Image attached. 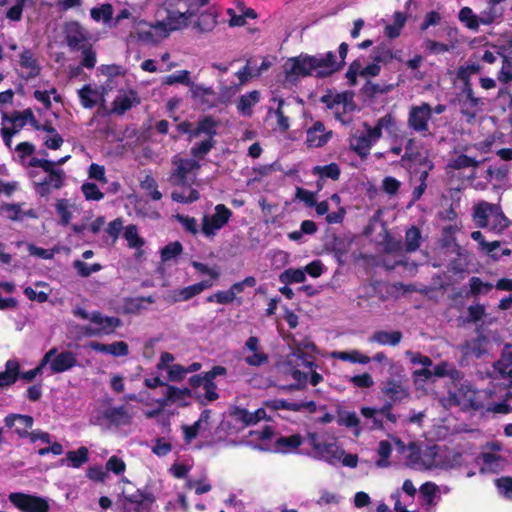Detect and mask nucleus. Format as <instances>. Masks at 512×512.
Returning a JSON list of instances; mask_svg holds the SVG:
<instances>
[{
  "instance_id": "f257e3e1",
  "label": "nucleus",
  "mask_w": 512,
  "mask_h": 512,
  "mask_svg": "<svg viewBox=\"0 0 512 512\" xmlns=\"http://www.w3.org/2000/svg\"><path fill=\"white\" fill-rule=\"evenodd\" d=\"M166 16L157 21L156 28L169 33L187 26L188 19L194 15L196 9L185 0H166Z\"/></svg>"
},
{
  "instance_id": "f03ea898",
  "label": "nucleus",
  "mask_w": 512,
  "mask_h": 512,
  "mask_svg": "<svg viewBox=\"0 0 512 512\" xmlns=\"http://www.w3.org/2000/svg\"><path fill=\"white\" fill-rule=\"evenodd\" d=\"M473 220L477 227L489 228L491 231L500 232L509 226V220L500 205L486 201H481L474 207Z\"/></svg>"
},
{
  "instance_id": "7ed1b4c3",
  "label": "nucleus",
  "mask_w": 512,
  "mask_h": 512,
  "mask_svg": "<svg viewBox=\"0 0 512 512\" xmlns=\"http://www.w3.org/2000/svg\"><path fill=\"white\" fill-rule=\"evenodd\" d=\"M30 167H39L47 176L40 182L36 183V190L41 196H47L52 189H60L65 182V172L60 168H54V163L48 159H40L33 157L29 161Z\"/></svg>"
},
{
  "instance_id": "20e7f679",
  "label": "nucleus",
  "mask_w": 512,
  "mask_h": 512,
  "mask_svg": "<svg viewBox=\"0 0 512 512\" xmlns=\"http://www.w3.org/2000/svg\"><path fill=\"white\" fill-rule=\"evenodd\" d=\"M218 121L212 116L207 115L199 119L197 126L194 128V138L199 137L202 134L207 136V139L196 143L191 148V155L194 158L202 159L207 155L216 145L214 137L217 135Z\"/></svg>"
},
{
  "instance_id": "39448f33",
  "label": "nucleus",
  "mask_w": 512,
  "mask_h": 512,
  "mask_svg": "<svg viewBox=\"0 0 512 512\" xmlns=\"http://www.w3.org/2000/svg\"><path fill=\"white\" fill-rule=\"evenodd\" d=\"M156 498L152 493L136 489L127 494L124 491L118 498L117 504L121 512H150Z\"/></svg>"
},
{
  "instance_id": "423d86ee",
  "label": "nucleus",
  "mask_w": 512,
  "mask_h": 512,
  "mask_svg": "<svg viewBox=\"0 0 512 512\" xmlns=\"http://www.w3.org/2000/svg\"><path fill=\"white\" fill-rule=\"evenodd\" d=\"M310 55L301 53L289 58L283 65L285 83L296 85L301 78L313 75Z\"/></svg>"
},
{
  "instance_id": "0eeeda50",
  "label": "nucleus",
  "mask_w": 512,
  "mask_h": 512,
  "mask_svg": "<svg viewBox=\"0 0 512 512\" xmlns=\"http://www.w3.org/2000/svg\"><path fill=\"white\" fill-rule=\"evenodd\" d=\"M309 444L312 447L316 458L335 465L341 460L344 451L336 444V442H327L319 439L317 433L308 434Z\"/></svg>"
},
{
  "instance_id": "6e6552de",
  "label": "nucleus",
  "mask_w": 512,
  "mask_h": 512,
  "mask_svg": "<svg viewBox=\"0 0 512 512\" xmlns=\"http://www.w3.org/2000/svg\"><path fill=\"white\" fill-rule=\"evenodd\" d=\"M381 393L392 403H401L410 398L407 380L399 374L382 382Z\"/></svg>"
},
{
  "instance_id": "1a4fd4ad",
  "label": "nucleus",
  "mask_w": 512,
  "mask_h": 512,
  "mask_svg": "<svg viewBox=\"0 0 512 512\" xmlns=\"http://www.w3.org/2000/svg\"><path fill=\"white\" fill-rule=\"evenodd\" d=\"M9 501L22 512H49L48 501L40 496L13 492L8 496Z\"/></svg>"
},
{
  "instance_id": "9d476101",
  "label": "nucleus",
  "mask_w": 512,
  "mask_h": 512,
  "mask_svg": "<svg viewBox=\"0 0 512 512\" xmlns=\"http://www.w3.org/2000/svg\"><path fill=\"white\" fill-rule=\"evenodd\" d=\"M213 215H205L202 219V232L205 236H214L231 219L233 213L224 204H217Z\"/></svg>"
},
{
  "instance_id": "9b49d317",
  "label": "nucleus",
  "mask_w": 512,
  "mask_h": 512,
  "mask_svg": "<svg viewBox=\"0 0 512 512\" xmlns=\"http://www.w3.org/2000/svg\"><path fill=\"white\" fill-rule=\"evenodd\" d=\"M432 107L427 102L412 105L408 113V127L417 133H426L429 130V120L432 117Z\"/></svg>"
},
{
  "instance_id": "f8f14e48",
  "label": "nucleus",
  "mask_w": 512,
  "mask_h": 512,
  "mask_svg": "<svg viewBox=\"0 0 512 512\" xmlns=\"http://www.w3.org/2000/svg\"><path fill=\"white\" fill-rule=\"evenodd\" d=\"M64 39L71 51H79L89 44V32L78 22L69 21L64 25Z\"/></svg>"
},
{
  "instance_id": "ddd939ff",
  "label": "nucleus",
  "mask_w": 512,
  "mask_h": 512,
  "mask_svg": "<svg viewBox=\"0 0 512 512\" xmlns=\"http://www.w3.org/2000/svg\"><path fill=\"white\" fill-rule=\"evenodd\" d=\"M312 70L314 76L318 79L328 78L341 70V64H337L336 55L333 51H328L322 56L310 55Z\"/></svg>"
},
{
  "instance_id": "4468645a",
  "label": "nucleus",
  "mask_w": 512,
  "mask_h": 512,
  "mask_svg": "<svg viewBox=\"0 0 512 512\" xmlns=\"http://www.w3.org/2000/svg\"><path fill=\"white\" fill-rule=\"evenodd\" d=\"M48 352H52L48 361L50 374L64 373L78 365L76 354L70 350L58 352V349L53 347Z\"/></svg>"
},
{
  "instance_id": "2eb2a0df",
  "label": "nucleus",
  "mask_w": 512,
  "mask_h": 512,
  "mask_svg": "<svg viewBox=\"0 0 512 512\" xmlns=\"http://www.w3.org/2000/svg\"><path fill=\"white\" fill-rule=\"evenodd\" d=\"M173 164L176 166L171 174V179L175 185L179 186H188L187 176L190 172L194 170H198L200 168V164L195 159H183V158H174Z\"/></svg>"
},
{
  "instance_id": "dca6fc26",
  "label": "nucleus",
  "mask_w": 512,
  "mask_h": 512,
  "mask_svg": "<svg viewBox=\"0 0 512 512\" xmlns=\"http://www.w3.org/2000/svg\"><path fill=\"white\" fill-rule=\"evenodd\" d=\"M332 131H326L321 121H315L306 132V145L309 148H320L332 138Z\"/></svg>"
},
{
  "instance_id": "f3484780",
  "label": "nucleus",
  "mask_w": 512,
  "mask_h": 512,
  "mask_svg": "<svg viewBox=\"0 0 512 512\" xmlns=\"http://www.w3.org/2000/svg\"><path fill=\"white\" fill-rule=\"evenodd\" d=\"M4 423L8 428L15 427V432L20 438H26L29 433V429L34 424V419L30 415L23 414H9L4 418Z\"/></svg>"
},
{
  "instance_id": "a211bd4d",
  "label": "nucleus",
  "mask_w": 512,
  "mask_h": 512,
  "mask_svg": "<svg viewBox=\"0 0 512 512\" xmlns=\"http://www.w3.org/2000/svg\"><path fill=\"white\" fill-rule=\"evenodd\" d=\"M90 321L98 327L102 335H110L122 325L120 318L103 315L100 311L91 312Z\"/></svg>"
},
{
  "instance_id": "6ab92c4d",
  "label": "nucleus",
  "mask_w": 512,
  "mask_h": 512,
  "mask_svg": "<svg viewBox=\"0 0 512 512\" xmlns=\"http://www.w3.org/2000/svg\"><path fill=\"white\" fill-rule=\"evenodd\" d=\"M212 286L213 282L211 280H202L198 283L175 290L173 292L172 300L173 302L188 301Z\"/></svg>"
},
{
  "instance_id": "aec40b11",
  "label": "nucleus",
  "mask_w": 512,
  "mask_h": 512,
  "mask_svg": "<svg viewBox=\"0 0 512 512\" xmlns=\"http://www.w3.org/2000/svg\"><path fill=\"white\" fill-rule=\"evenodd\" d=\"M88 346L95 352L110 354L114 357H124L129 354V346L125 341H116L111 344L92 341Z\"/></svg>"
},
{
  "instance_id": "412c9836",
  "label": "nucleus",
  "mask_w": 512,
  "mask_h": 512,
  "mask_svg": "<svg viewBox=\"0 0 512 512\" xmlns=\"http://www.w3.org/2000/svg\"><path fill=\"white\" fill-rule=\"evenodd\" d=\"M462 94L466 97V101L463 102V105H467V107L462 108L461 113L469 119H473L476 116L477 108L484 105L483 99L474 95L471 83L463 85Z\"/></svg>"
},
{
  "instance_id": "4be33fe9",
  "label": "nucleus",
  "mask_w": 512,
  "mask_h": 512,
  "mask_svg": "<svg viewBox=\"0 0 512 512\" xmlns=\"http://www.w3.org/2000/svg\"><path fill=\"white\" fill-rule=\"evenodd\" d=\"M19 64L21 68L27 70L26 75L22 76L25 80H30L40 75L41 67L30 49H24L21 52Z\"/></svg>"
},
{
  "instance_id": "5701e85b",
  "label": "nucleus",
  "mask_w": 512,
  "mask_h": 512,
  "mask_svg": "<svg viewBox=\"0 0 512 512\" xmlns=\"http://www.w3.org/2000/svg\"><path fill=\"white\" fill-rule=\"evenodd\" d=\"M421 505L425 507V512H435L436 496L439 493V487L434 482H425L419 488Z\"/></svg>"
},
{
  "instance_id": "b1692460",
  "label": "nucleus",
  "mask_w": 512,
  "mask_h": 512,
  "mask_svg": "<svg viewBox=\"0 0 512 512\" xmlns=\"http://www.w3.org/2000/svg\"><path fill=\"white\" fill-rule=\"evenodd\" d=\"M20 376V363L17 359H9L5 363V371L0 372V388L16 383Z\"/></svg>"
},
{
  "instance_id": "393cba45",
  "label": "nucleus",
  "mask_w": 512,
  "mask_h": 512,
  "mask_svg": "<svg viewBox=\"0 0 512 512\" xmlns=\"http://www.w3.org/2000/svg\"><path fill=\"white\" fill-rule=\"evenodd\" d=\"M481 161L474 157L468 156L464 153H459L455 156L450 157L446 164L447 170H462L467 168L479 167Z\"/></svg>"
},
{
  "instance_id": "a878e982",
  "label": "nucleus",
  "mask_w": 512,
  "mask_h": 512,
  "mask_svg": "<svg viewBox=\"0 0 512 512\" xmlns=\"http://www.w3.org/2000/svg\"><path fill=\"white\" fill-rule=\"evenodd\" d=\"M402 336L403 335L400 331L388 332L384 330H378L371 335L370 342H374L382 346L389 345L394 347L401 342Z\"/></svg>"
},
{
  "instance_id": "bb28decb",
  "label": "nucleus",
  "mask_w": 512,
  "mask_h": 512,
  "mask_svg": "<svg viewBox=\"0 0 512 512\" xmlns=\"http://www.w3.org/2000/svg\"><path fill=\"white\" fill-rule=\"evenodd\" d=\"M302 442L303 439L300 434H293L290 436H280L276 439L274 446L277 452L286 454L299 448Z\"/></svg>"
},
{
  "instance_id": "cd10ccee",
  "label": "nucleus",
  "mask_w": 512,
  "mask_h": 512,
  "mask_svg": "<svg viewBox=\"0 0 512 512\" xmlns=\"http://www.w3.org/2000/svg\"><path fill=\"white\" fill-rule=\"evenodd\" d=\"M104 416L109 422L115 425H128L131 422V417L125 406L110 408L105 411Z\"/></svg>"
},
{
  "instance_id": "c85d7f7f",
  "label": "nucleus",
  "mask_w": 512,
  "mask_h": 512,
  "mask_svg": "<svg viewBox=\"0 0 512 512\" xmlns=\"http://www.w3.org/2000/svg\"><path fill=\"white\" fill-rule=\"evenodd\" d=\"M260 94L257 90H253L242 95L237 103V110L244 116H251L252 107L258 103Z\"/></svg>"
},
{
  "instance_id": "c756f323",
  "label": "nucleus",
  "mask_w": 512,
  "mask_h": 512,
  "mask_svg": "<svg viewBox=\"0 0 512 512\" xmlns=\"http://www.w3.org/2000/svg\"><path fill=\"white\" fill-rule=\"evenodd\" d=\"M371 147L372 141L365 134L350 139V148L361 158H366L369 155Z\"/></svg>"
},
{
  "instance_id": "7c9ffc66",
  "label": "nucleus",
  "mask_w": 512,
  "mask_h": 512,
  "mask_svg": "<svg viewBox=\"0 0 512 512\" xmlns=\"http://www.w3.org/2000/svg\"><path fill=\"white\" fill-rule=\"evenodd\" d=\"M203 388L205 390L204 394H200L195 392L194 399L200 405H206L208 402L216 401L219 398V393L217 392V385L214 381L206 380L204 382Z\"/></svg>"
},
{
  "instance_id": "2f4dec72",
  "label": "nucleus",
  "mask_w": 512,
  "mask_h": 512,
  "mask_svg": "<svg viewBox=\"0 0 512 512\" xmlns=\"http://www.w3.org/2000/svg\"><path fill=\"white\" fill-rule=\"evenodd\" d=\"M306 280L303 268H288L279 275V281L285 285L303 283Z\"/></svg>"
},
{
  "instance_id": "473e14b6",
  "label": "nucleus",
  "mask_w": 512,
  "mask_h": 512,
  "mask_svg": "<svg viewBox=\"0 0 512 512\" xmlns=\"http://www.w3.org/2000/svg\"><path fill=\"white\" fill-rule=\"evenodd\" d=\"M81 105L86 109H91L96 106L98 102V91L93 89L90 85H84L78 92Z\"/></svg>"
},
{
  "instance_id": "72a5a7b5",
  "label": "nucleus",
  "mask_w": 512,
  "mask_h": 512,
  "mask_svg": "<svg viewBox=\"0 0 512 512\" xmlns=\"http://www.w3.org/2000/svg\"><path fill=\"white\" fill-rule=\"evenodd\" d=\"M313 175H318L319 178H330L334 181L338 180L341 174L340 168L337 163H330L324 166H315L312 169Z\"/></svg>"
},
{
  "instance_id": "f704fd0d",
  "label": "nucleus",
  "mask_w": 512,
  "mask_h": 512,
  "mask_svg": "<svg viewBox=\"0 0 512 512\" xmlns=\"http://www.w3.org/2000/svg\"><path fill=\"white\" fill-rule=\"evenodd\" d=\"M256 284L257 280L254 276H247L243 280L233 283L229 287V290L232 291V295L236 299V303L240 305L243 302V298L238 295L244 291L245 287L253 288Z\"/></svg>"
},
{
  "instance_id": "c9c22d12",
  "label": "nucleus",
  "mask_w": 512,
  "mask_h": 512,
  "mask_svg": "<svg viewBox=\"0 0 512 512\" xmlns=\"http://www.w3.org/2000/svg\"><path fill=\"white\" fill-rule=\"evenodd\" d=\"M66 459L70 462L73 468H80L89 460V451L85 446L79 447L77 450L68 451Z\"/></svg>"
},
{
  "instance_id": "e433bc0d",
  "label": "nucleus",
  "mask_w": 512,
  "mask_h": 512,
  "mask_svg": "<svg viewBox=\"0 0 512 512\" xmlns=\"http://www.w3.org/2000/svg\"><path fill=\"white\" fill-rule=\"evenodd\" d=\"M333 356L336 359L342 360V361H349L351 363H359V364H368L370 362V357L367 355L362 354L358 350L353 351H339L333 353Z\"/></svg>"
},
{
  "instance_id": "4c0bfd02",
  "label": "nucleus",
  "mask_w": 512,
  "mask_h": 512,
  "mask_svg": "<svg viewBox=\"0 0 512 512\" xmlns=\"http://www.w3.org/2000/svg\"><path fill=\"white\" fill-rule=\"evenodd\" d=\"M487 343V337L480 333L476 338L466 342L467 353L480 358L485 352V345Z\"/></svg>"
},
{
  "instance_id": "58836bf2",
  "label": "nucleus",
  "mask_w": 512,
  "mask_h": 512,
  "mask_svg": "<svg viewBox=\"0 0 512 512\" xmlns=\"http://www.w3.org/2000/svg\"><path fill=\"white\" fill-rule=\"evenodd\" d=\"M421 231L418 227L412 226L405 233V245L407 252H414L421 245Z\"/></svg>"
},
{
  "instance_id": "ea45409f",
  "label": "nucleus",
  "mask_w": 512,
  "mask_h": 512,
  "mask_svg": "<svg viewBox=\"0 0 512 512\" xmlns=\"http://www.w3.org/2000/svg\"><path fill=\"white\" fill-rule=\"evenodd\" d=\"M217 24V16L212 12H204L198 16L196 28L202 32H210Z\"/></svg>"
},
{
  "instance_id": "a19ab883",
  "label": "nucleus",
  "mask_w": 512,
  "mask_h": 512,
  "mask_svg": "<svg viewBox=\"0 0 512 512\" xmlns=\"http://www.w3.org/2000/svg\"><path fill=\"white\" fill-rule=\"evenodd\" d=\"M394 58L392 49L386 43H381L373 50L372 59L374 62L388 64Z\"/></svg>"
},
{
  "instance_id": "79ce46f5",
  "label": "nucleus",
  "mask_w": 512,
  "mask_h": 512,
  "mask_svg": "<svg viewBox=\"0 0 512 512\" xmlns=\"http://www.w3.org/2000/svg\"><path fill=\"white\" fill-rule=\"evenodd\" d=\"M51 354L52 352H46L35 368L22 373L20 372L19 378L26 382H32L38 375L43 373L44 368L48 365Z\"/></svg>"
},
{
  "instance_id": "37998d69",
  "label": "nucleus",
  "mask_w": 512,
  "mask_h": 512,
  "mask_svg": "<svg viewBox=\"0 0 512 512\" xmlns=\"http://www.w3.org/2000/svg\"><path fill=\"white\" fill-rule=\"evenodd\" d=\"M278 106L275 110L269 109L268 115L274 113L277 117L278 128L281 132H286L290 128L289 118L285 115L283 107L285 105V100L283 98L277 99Z\"/></svg>"
},
{
  "instance_id": "c03bdc74",
  "label": "nucleus",
  "mask_w": 512,
  "mask_h": 512,
  "mask_svg": "<svg viewBox=\"0 0 512 512\" xmlns=\"http://www.w3.org/2000/svg\"><path fill=\"white\" fill-rule=\"evenodd\" d=\"M459 20L466 25L470 30L477 31L479 28V19L475 15L471 8L463 7L460 9L458 14Z\"/></svg>"
},
{
  "instance_id": "a18cd8bd",
  "label": "nucleus",
  "mask_w": 512,
  "mask_h": 512,
  "mask_svg": "<svg viewBox=\"0 0 512 512\" xmlns=\"http://www.w3.org/2000/svg\"><path fill=\"white\" fill-rule=\"evenodd\" d=\"M265 408H268L272 411H278V410H288L293 412H298V406L297 403L289 402L284 399H270L266 400L263 403Z\"/></svg>"
},
{
  "instance_id": "49530a36",
  "label": "nucleus",
  "mask_w": 512,
  "mask_h": 512,
  "mask_svg": "<svg viewBox=\"0 0 512 512\" xmlns=\"http://www.w3.org/2000/svg\"><path fill=\"white\" fill-rule=\"evenodd\" d=\"M91 17L95 21L103 20L109 22L113 17V7L110 3L102 4L100 7H94L91 9Z\"/></svg>"
},
{
  "instance_id": "de8ad7c7",
  "label": "nucleus",
  "mask_w": 512,
  "mask_h": 512,
  "mask_svg": "<svg viewBox=\"0 0 512 512\" xmlns=\"http://www.w3.org/2000/svg\"><path fill=\"white\" fill-rule=\"evenodd\" d=\"M81 191L88 201H100L104 198V193L93 182H85L81 186Z\"/></svg>"
},
{
  "instance_id": "09e8293b",
  "label": "nucleus",
  "mask_w": 512,
  "mask_h": 512,
  "mask_svg": "<svg viewBox=\"0 0 512 512\" xmlns=\"http://www.w3.org/2000/svg\"><path fill=\"white\" fill-rule=\"evenodd\" d=\"M206 302L217 303V304H221V305H228V304H232L233 302H236V299L232 295V291L227 289V290H220L214 294L209 295L206 298Z\"/></svg>"
},
{
  "instance_id": "8fccbe9b",
  "label": "nucleus",
  "mask_w": 512,
  "mask_h": 512,
  "mask_svg": "<svg viewBox=\"0 0 512 512\" xmlns=\"http://www.w3.org/2000/svg\"><path fill=\"white\" fill-rule=\"evenodd\" d=\"M124 238L128 242L130 248H141L144 245V240L138 235L137 227L135 225H128L124 232Z\"/></svg>"
},
{
  "instance_id": "3c124183",
  "label": "nucleus",
  "mask_w": 512,
  "mask_h": 512,
  "mask_svg": "<svg viewBox=\"0 0 512 512\" xmlns=\"http://www.w3.org/2000/svg\"><path fill=\"white\" fill-rule=\"evenodd\" d=\"M182 251L183 247L179 241L170 242L161 249V259L164 262L169 261L180 255Z\"/></svg>"
},
{
  "instance_id": "603ef678",
  "label": "nucleus",
  "mask_w": 512,
  "mask_h": 512,
  "mask_svg": "<svg viewBox=\"0 0 512 512\" xmlns=\"http://www.w3.org/2000/svg\"><path fill=\"white\" fill-rule=\"evenodd\" d=\"M74 268L77 270L78 275L81 277H89L92 273L98 272L102 269L99 263L88 265L86 262L81 260H75L73 262Z\"/></svg>"
},
{
  "instance_id": "864d4df0",
  "label": "nucleus",
  "mask_w": 512,
  "mask_h": 512,
  "mask_svg": "<svg viewBox=\"0 0 512 512\" xmlns=\"http://www.w3.org/2000/svg\"><path fill=\"white\" fill-rule=\"evenodd\" d=\"M3 121H8L12 124L11 127H8L9 131H15V135L21 131V129L26 125L25 121L22 118L20 111H13L10 114H4L2 117Z\"/></svg>"
},
{
  "instance_id": "5fc2aeb1",
  "label": "nucleus",
  "mask_w": 512,
  "mask_h": 512,
  "mask_svg": "<svg viewBox=\"0 0 512 512\" xmlns=\"http://www.w3.org/2000/svg\"><path fill=\"white\" fill-rule=\"evenodd\" d=\"M171 198L178 203L190 204L196 202L200 198V194L196 189H189L188 194L179 191H173Z\"/></svg>"
},
{
  "instance_id": "6e6d98bb",
  "label": "nucleus",
  "mask_w": 512,
  "mask_h": 512,
  "mask_svg": "<svg viewBox=\"0 0 512 512\" xmlns=\"http://www.w3.org/2000/svg\"><path fill=\"white\" fill-rule=\"evenodd\" d=\"M401 188V182L392 176H386L382 180L381 189L388 196L393 197L398 194Z\"/></svg>"
},
{
  "instance_id": "4d7b16f0",
  "label": "nucleus",
  "mask_w": 512,
  "mask_h": 512,
  "mask_svg": "<svg viewBox=\"0 0 512 512\" xmlns=\"http://www.w3.org/2000/svg\"><path fill=\"white\" fill-rule=\"evenodd\" d=\"M82 51L81 66L87 69H93L96 65V52L93 50L92 45L89 43L83 48Z\"/></svg>"
},
{
  "instance_id": "13d9d810",
  "label": "nucleus",
  "mask_w": 512,
  "mask_h": 512,
  "mask_svg": "<svg viewBox=\"0 0 512 512\" xmlns=\"http://www.w3.org/2000/svg\"><path fill=\"white\" fill-rule=\"evenodd\" d=\"M0 212L4 213L9 220H22L21 206L16 203H5L0 207Z\"/></svg>"
},
{
  "instance_id": "bf43d9fd",
  "label": "nucleus",
  "mask_w": 512,
  "mask_h": 512,
  "mask_svg": "<svg viewBox=\"0 0 512 512\" xmlns=\"http://www.w3.org/2000/svg\"><path fill=\"white\" fill-rule=\"evenodd\" d=\"M113 105V112L123 115L128 110H130L133 106V102L131 98L127 95H121L115 98V100L112 103Z\"/></svg>"
},
{
  "instance_id": "052dcab7",
  "label": "nucleus",
  "mask_w": 512,
  "mask_h": 512,
  "mask_svg": "<svg viewBox=\"0 0 512 512\" xmlns=\"http://www.w3.org/2000/svg\"><path fill=\"white\" fill-rule=\"evenodd\" d=\"M56 212L60 216V223L66 226L70 223L72 213L69 210L68 202L66 199H59L56 202Z\"/></svg>"
},
{
  "instance_id": "680f3d73",
  "label": "nucleus",
  "mask_w": 512,
  "mask_h": 512,
  "mask_svg": "<svg viewBox=\"0 0 512 512\" xmlns=\"http://www.w3.org/2000/svg\"><path fill=\"white\" fill-rule=\"evenodd\" d=\"M480 69H481V67L477 63L468 64L466 66H461L458 69L457 76L463 82V84L466 85V83H471L470 82L471 75L479 73Z\"/></svg>"
},
{
  "instance_id": "e2e57ef3",
  "label": "nucleus",
  "mask_w": 512,
  "mask_h": 512,
  "mask_svg": "<svg viewBox=\"0 0 512 512\" xmlns=\"http://www.w3.org/2000/svg\"><path fill=\"white\" fill-rule=\"evenodd\" d=\"M495 485L504 498L512 500V477L503 476L495 480Z\"/></svg>"
},
{
  "instance_id": "0e129e2a",
  "label": "nucleus",
  "mask_w": 512,
  "mask_h": 512,
  "mask_svg": "<svg viewBox=\"0 0 512 512\" xmlns=\"http://www.w3.org/2000/svg\"><path fill=\"white\" fill-rule=\"evenodd\" d=\"M360 420L355 412H341L339 411V417L337 424L339 426H345L347 428L358 427Z\"/></svg>"
},
{
  "instance_id": "69168bd1",
  "label": "nucleus",
  "mask_w": 512,
  "mask_h": 512,
  "mask_svg": "<svg viewBox=\"0 0 512 512\" xmlns=\"http://www.w3.org/2000/svg\"><path fill=\"white\" fill-rule=\"evenodd\" d=\"M192 266L199 273L208 275L210 277L209 280L213 283L220 277V271L217 267H209L207 264L197 261L192 262Z\"/></svg>"
},
{
  "instance_id": "338daca9",
  "label": "nucleus",
  "mask_w": 512,
  "mask_h": 512,
  "mask_svg": "<svg viewBox=\"0 0 512 512\" xmlns=\"http://www.w3.org/2000/svg\"><path fill=\"white\" fill-rule=\"evenodd\" d=\"M106 469L116 475H121L126 470V464L120 457L113 455L107 460Z\"/></svg>"
},
{
  "instance_id": "774afa93",
  "label": "nucleus",
  "mask_w": 512,
  "mask_h": 512,
  "mask_svg": "<svg viewBox=\"0 0 512 512\" xmlns=\"http://www.w3.org/2000/svg\"><path fill=\"white\" fill-rule=\"evenodd\" d=\"M421 454H422L421 448L417 443H415V442L409 443L408 455H407V462H408L409 466L415 467V466L419 465L420 460H421Z\"/></svg>"
}]
</instances>
